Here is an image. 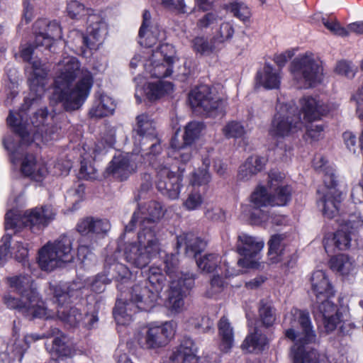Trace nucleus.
Wrapping results in <instances>:
<instances>
[{
    "instance_id": "0eeeda50",
    "label": "nucleus",
    "mask_w": 363,
    "mask_h": 363,
    "mask_svg": "<svg viewBox=\"0 0 363 363\" xmlns=\"http://www.w3.org/2000/svg\"><path fill=\"white\" fill-rule=\"evenodd\" d=\"M285 336L295 342L292 347L294 363H343L344 358L320 355L306 345L313 342L315 335L308 312L292 308L284 318Z\"/></svg>"
},
{
    "instance_id": "e2e57ef3",
    "label": "nucleus",
    "mask_w": 363,
    "mask_h": 363,
    "mask_svg": "<svg viewBox=\"0 0 363 363\" xmlns=\"http://www.w3.org/2000/svg\"><path fill=\"white\" fill-rule=\"evenodd\" d=\"M111 282V279L106 274H99L94 277L90 282V287L96 293H101L104 291L107 284Z\"/></svg>"
},
{
    "instance_id": "8fccbe9b",
    "label": "nucleus",
    "mask_w": 363,
    "mask_h": 363,
    "mask_svg": "<svg viewBox=\"0 0 363 363\" xmlns=\"http://www.w3.org/2000/svg\"><path fill=\"white\" fill-rule=\"evenodd\" d=\"M226 283L220 274H214L211 279L210 285L207 288L205 296L211 298H217L225 287Z\"/></svg>"
},
{
    "instance_id": "a18cd8bd",
    "label": "nucleus",
    "mask_w": 363,
    "mask_h": 363,
    "mask_svg": "<svg viewBox=\"0 0 363 363\" xmlns=\"http://www.w3.org/2000/svg\"><path fill=\"white\" fill-rule=\"evenodd\" d=\"M235 33V28L231 22L225 21L220 23L213 38L214 43L224 44L230 42Z\"/></svg>"
},
{
    "instance_id": "f704fd0d",
    "label": "nucleus",
    "mask_w": 363,
    "mask_h": 363,
    "mask_svg": "<svg viewBox=\"0 0 363 363\" xmlns=\"http://www.w3.org/2000/svg\"><path fill=\"white\" fill-rule=\"evenodd\" d=\"M115 108L116 104L112 98L101 94L94 101L89 114L91 118H103L113 114Z\"/></svg>"
},
{
    "instance_id": "f8f14e48",
    "label": "nucleus",
    "mask_w": 363,
    "mask_h": 363,
    "mask_svg": "<svg viewBox=\"0 0 363 363\" xmlns=\"http://www.w3.org/2000/svg\"><path fill=\"white\" fill-rule=\"evenodd\" d=\"M135 131L137 136L135 140V146L144 152L150 158V155L156 157L162 150L160 143L157 138L156 123L154 119L147 113H141L136 117Z\"/></svg>"
},
{
    "instance_id": "69168bd1",
    "label": "nucleus",
    "mask_w": 363,
    "mask_h": 363,
    "mask_svg": "<svg viewBox=\"0 0 363 363\" xmlns=\"http://www.w3.org/2000/svg\"><path fill=\"white\" fill-rule=\"evenodd\" d=\"M324 127L322 125H310L307 127V135L312 140L316 141L323 137Z\"/></svg>"
},
{
    "instance_id": "338daca9",
    "label": "nucleus",
    "mask_w": 363,
    "mask_h": 363,
    "mask_svg": "<svg viewBox=\"0 0 363 363\" xmlns=\"http://www.w3.org/2000/svg\"><path fill=\"white\" fill-rule=\"evenodd\" d=\"M294 52L289 50L276 54L274 56V61L278 66L277 69H279L281 71V68L284 67L286 63L294 56Z\"/></svg>"
},
{
    "instance_id": "a878e982",
    "label": "nucleus",
    "mask_w": 363,
    "mask_h": 363,
    "mask_svg": "<svg viewBox=\"0 0 363 363\" xmlns=\"http://www.w3.org/2000/svg\"><path fill=\"white\" fill-rule=\"evenodd\" d=\"M35 48L50 49L55 41L62 38V28L56 21L39 20L35 23Z\"/></svg>"
},
{
    "instance_id": "58836bf2",
    "label": "nucleus",
    "mask_w": 363,
    "mask_h": 363,
    "mask_svg": "<svg viewBox=\"0 0 363 363\" xmlns=\"http://www.w3.org/2000/svg\"><path fill=\"white\" fill-rule=\"evenodd\" d=\"M268 343L266 336L262 332L255 328L253 332H250L245 339L242 347L249 352H259L264 350Z\"/></svg>"
},
{
    "instance_id": "2f4dec72",
    "label": "nucleus",
    "mask_w": 363,
    "mask_h": 363,
    "mask_svg": "<svg viewBox=\"0 0 363 363\" xmlns=\"http://www.w3.org/2000/svg\"><path fill=\"white\" fill-rule=\"evenodd\" d=\"M281 71L269 63L257 72V82L266 89H277L281 82Z\"/></svg>"
},
{
    "instance_id": "a19ab883",
    "label": "nucleus",
    "mask_w": 363,
    "mask_h": 363,
    "mask_svg": "<svg viewBox=\"0 0 363 363\" xmlns=\"http://www.w3.org/2000/svg\"><path fill=\"white\" fill-rule=\"evenodd\" d=\"M330 266L333 271L341 275H347L354 269L355 263L348 255L340 254L330 259Z\"/></svg>"
},
{
    "instance_id": "c756f323",
    "label": "nucleus",
    "mask_w": 363,
    "mask_h": 363,
    "mask_svg": "<svg viewBox=\"0 0 363 363\" xmlns=\"http://www.w3.org/2000/svg\"><path fill=\"white\" fill-rule=\"evenodd\" d=\"M269 187L273 192V194L271 195L273 206H284L290 200L291 189L285 184L281 173L276 171L269 173Z\"/></svg>"
},
{
    "instance_id": "7ed1b4c3",
    "label": "nucleus",
    "mask_w": 363,
    "mask_h": 363,
    "mask_svg": "<svg viewBox=\"0 0 363 363\" xmlns=\"http://www.w3.org/2000/svg\"><path fill=\"white\" fill-rule=\"evenodd\" d=\"M94 84L91 72L81 67L77 57L63 55L55 67L53 99L67 110L79 108L87 99Z\"/></svg>"
},
{
    "instance_id": "ea45409f",
    "label": "nucleus",
    "mask_w": 363,
    "mask_h": 363,
    "mask_svg": "<svg viewBox=\"0 0 363 363\" xmlns=\"http://www.w3.org/2000/svg\"><path fill=\"white\" fill-rule=\"evenodd\" d=\"M210 153L208 152V154ZM202 164L203 167L195 169L189 177V183L191 188L201 186L208 184L211 179L208 172L210 160L208 155H202Z\"/></svg>"
},
{
    "instance_id": "39448f33",
    "label": "nucleus",
    "mask_w": 363,
    "mask_h": 363,
    "mask_svg": "<svg viewBox=\"0 0 363 363\" xmlns=\"http://www.w3.org/2000/svg\"><path fill=\"white\" fill-rule=\"evenodd\" d=\"M145 274V282L135 284L128 292V298L126 294H123L121 286L118 285L121 294L113 310L114 318L118 325H128L134 313L138 311H149L160 298V293L166 283L162 269L152 265Z\"/></svg>"
},
{
    "instance_id": "49530a36",
    "label": "nucleus",
    "mask_w": 363,
    "mask_h": 363,
    "mask_svg": "<svg viewBox=\"0 0 363 363\" xmlns=\"http://www.w3.org/2000/svg\"><path fill=\"white\" fill-rule=\"evenodd\" d=\"M250 221L255 225H261L264 228L270 226L271 213L262 208H252L247 214Z\"/></svg>"
},
{
    "instance_id": "20e7f679",
    "label": "nucleus",
    "mask_w": 363,
    "mask_h": 363,
    "mask_svg": "<svg viewBox=\"0 0 363 363\" xmlns=\"http://www.w3.org/2000/svg\"><path fill=\"white\" fill-rule=\"evenodd\" d=\"M162 216L161 204L154 201L140 206L134 213L130 223L125 227V230L130 231L132 226L138 222L140 223L141 229L138 235V245L130 243L125 249V258L131 265L143 268L160 252V243L155 223Z\"/></svg>"
},
{
    "instance_id": "5701e85b",
    "label": "nucleus",
    "mask_w": 363,
    "mask_h": 363,
    "mask_svg": "<svg viewBox=\"0 0 363 363\" xmlns=\"http://www.w3.org/2000/svg\"><path fill=\"white\" fill-rule=\"evenodd\" d=\"M151 164L157 172V187L164 196L171 199H176L180 193L181 179L170 170L167 166L161 160H156L153 158Z\"/></svg>"
},
{
    "instance_id": "13d9d810",
    "label": "nucleus",
    "mask_w": 363,
    "mask_h": 363,
    "mask_svg": "<svg viewBox=\"0 0 363 363\" xmlns=\"http://www.w3.org/2000/svg\"><path fill=\"white\" fill-rule=\"evenodd\" d=\"M259 313L263 324L266 326L272 325L275 320L273 308L264 301L260 303Z\"/></svg>"
},
{
    "instance_id": "de8ad7c7",
    "label": "nucleus",
    "mask_w": 363,
    "mask_h": 363,
    "mask_svg": "<svg viewBox=\"0 0 363 363\" xmlns=\"http://www.w3.org/2000/svg\"><path fill=\"white\" fill-rule=\"evenodd\" d=\"M220 20V18L218 13L215 12L206 13L198 18L195 29L200 32L213 29Z\"/></svg>"
},
{
    "instance_id": "6e6552de",
    "label": "nucleus",
    "mask_w": 363,
    "mask_h": 363,
    "mask_svg": "<svg viewBox=\"0 0 363 363\" xmlns=\"http://www.w3.org/2000/svg\"><path fill=\"white\" fill-rule=\"evenodd\" d=\"M179 258L177 255H167L164 260L166 274L169 277L168 302L172 311L180 312L184 305V298L194 285V276L191 273L179 269Z\"/></svg>"
},
{
    "instance_id": "052dcab7",
    "label": "nucleus",
    "mask_w": 363,
    "mask_h": 363,
    "mask_svg": "<svg viewBox=\"0 0 363 363\" xmlns=\"http://www.w3.org/2000/svg\"><path fill=\"white\" fill-rule=\"evenodd\" d=\"M313 166L316 170L325 172L324 178L328 174H333V178L336 179L333 168L328 164V160L322 155H317L313 160Z\"/></svg>"
},
{
    "instance_id": "bb28decb",
    "label": "nucleus",
    "mask_w": 363,
    "mask_h": 363,
    "mask_svg": "<svg viewBox=\"0 0 363 363\" xmlns=\"http://www.w3.org/2000/svg\"><path fill=\"white\" fill-rule=\"evenodd\" d=\"M1 244L0 245V265H4L8 260L10 255H13L14 257L18 262H23V265L25 268H28L31 273L32 264L28 261V250L27 245L23 244L20 240H16L13 243L12 251H10V247L11 243V237L6 234L4 235L1 240Z\"/></svg>"
},
{
    "instance_id": "4be33fe9",
    "label": "nucleus",
    "mask_w": 363,
    "mask_h": 363,
    "mask_svg": "<svg viewBox=\"0 0 363 363\" xmlns=\"http://www.w3.org/2000/svg\"><path fill=\"white\" fill-rule=\"evenodd\" d=\"M86 35L78 30H73L71 35L77 36V43H80L81 51L84 48H94L96 43H101L106 33L107 26L104 21L97 14L92 13L87 18Z\"/></svg>"
},
{
    "instance_id": "7c9ffc66",
    "label": "nucleus",
    "mask_w": 363,
    "mask_h": 363,
    "mask_svg": "<svg viewBox=\"0 0 363 363\" xmlns=\"http://www.w3.org/2000/svg\"><path fill=\"white\" fill-rule=\"evenodd\" d=\"M111 228L109 222L106 219L86 217L79 220L77 230L82 235L91 238H103Z\"/></svg>"
},
{
    "instance_id": "5fc2aeb1",
    "label": "nucleus",
    "mask_w": 363,
    "mask_h": 363,
    "mask_svg": "<svg viewBox=\"0 0 363 363\" xmlns=\"http://www.w3.org/2000/svg\"><path fill=\"white\" fill-rule=\"evenodd\" d=\"M203 202V198L201 193L196 188H192L183 202V207L187 211H196L201 206Z\"/></svg>"
},
{
    "instance_id": "a211bd4d",
    "label": "nucleus",
    "mask_w": 363,
    "mask_h": 363,
    "mask_svg": "<svg viewBox=\"0 0 363 363\" xmlns=\"http://www.w3.org/2000/svg\"><path fill=\"white\" fill-rule=\"evenodd\" d=\"M333 298L315 300L314 313L317 318L321 319L325 330L328 332L334 330L339 324L340 330L344 334H347L354 328V325L345 318L337 306L332 301Z\"/></svg>"
},
{
    "instance_id": "ddd939ff",
    "label": "nucleus",
    "mask_w": 363,
    "mask_h": 363,
    "mask_svg": "<svg viewBox=\"0 0 363 363\" xmlns=\"http://www.w3.org/2000/svg\"><path fill=\"white\" fill-rule=\"evenodd\" d=\"M174 46L163 43L155 50L147 51L143 66L146 72L156 78L169 76L172 72L173 65L178 60Z\"/></svg>"
},
{
    "instance_id": "774afa93",
    "label": "nucleus",
    "mask_w": 363,
    "mask_h": 363,
    "mask_svg": "<svg viewBox=\"0 0 363 363\" xmlns=\"http://www.w3.org/2000/svg\"><path fill=\"white\" fill-rule=\"evenodd\" d=\"M150 20V12L145 11L143 13V22L139 30V36L140 38V43L142 44H147V39L146 38V28L149 27Z\"/></svg>"
},
{
    "instance_id": "6ab92c4d",
    "label": "nucleus",
    "mask_w": 363,
    "mask_h": 363,
    "mask_svg": "<svg viewBox=\"0 0 363 363\" xmlns=\"http://www.w3.org/2000/svg\"><path fill=\"white\" fill-rule=\"evenodd\" d=\"M317 206L323 215L332 218L338 215L342 201V194L337 189V180L333 174H328L323 180V185L317 191Z\"/></svg>"
},
{
    "instance_id": "2eb2a0df",
    "label": "nucleus",
    "mask_w": 363,
    "mask_h": 363,
    "mask_svg": "<svg viewBox=\"0 0 363 363\" xmlns=\"http://www.w3.org/2000/svg\"><path fill=\"white\" fill-rule=\"evenodd\" d=\"M264 241L259 238L241 233L238 238L237 252L242 257L237 262L238 267L242 268L263 269L262 251Z\"/></svg>"
},
{
    "instance_id": "b1692460",
    "label": "nucleus",
    "mask_w": 363,
    "mask_h": 363,
    "mask_svg": "<svg viewBox=\"0 0 363 363\" xmlns=\"http://www.w3.org/2000/svg\"><path fill=\"white\" fill-rule=\"evenodd\" d=\"M191 106L193 108H201L207 113L213 111H222L225 102L214 88L201 86L191 91L189 96Z\"/></svg>"
},
{
    "instance_id": "f3484780",
    "label": "nucleus",
    "mask_w": 363,
    "mask_h": 363,
    "mask_svg": "<svg viewBox=\"0 0 363 363\" xmlns=\"http://www.w3.org/2000/svg\"><path fill=\"white\" fill-rule=\"evenodd\" d=\"M203 129L202 123L193 121L185 127L182 141L176 132L170 141L168 157L182 163L189 162L192 157V143L198 139Z\"/></svg>"
},
{
    "instance_id": "79ce46f5",
    "label": "nucleus",
    "mask_w": 363,
    "mask_h": 363,
    "mask_svg": "<svg viewBox=\"0 0 363 363\" xmlns=\"http://www.w3.org/2000/svg\"><path fill=\"white\" fill-rule=\"evenodd\" d=\"M250 201L252 208H265L272 206V196L263 186H258L252 193Z\"/></svg>"
},
{
    "instance_id": "c03bdc74",
    "label": "nucleus",
    "mask_w": 363,
    "mask_h": 363,
    "mask_svg": "<svg viewBox=\"0 0 363 363\" xmlns=\"http://www.w3.org/2000/svg\"><path fill=\"white\" fill-rule=\"evenodd\" d=\"M196 263L200 269L208 273L221 270V257L218 254H207L198 259Z\"/></svg>"
},
{
    "instance_id": "4c0bfd02",
    "label": "nucleus",
    "mask_w": 363,
    "mask_h": 363,
    "mask_svg": "<svg viewBox=\"0 0 363 363\" xmlns=\"http://www.w3.org/2000/svg\"><path fill=\"white\" fill-rule=\"evenodd\" d=\"M177 245L179 247L185 246L187 254L196 256L202 251L206 242L194 233H184L177 237Z\"/></svg>"
},
{
    "instance_id": "423d86ee",
    "label": "nucleus",
    "mask_w": 363,
    "mask_h": 363,
    "mask_svg": "<svg viewBox=\"0 0 363 363\" xmlns=\"http://www.w3.org/2000/svg\"><path fill=\"white\" fill-rule=\"evenodd\" d=\"M299 104L300 111H298L294 101H286L284 99H278L277 112L269 130V135L277 140L292 136L302 130L304 126L301 113L306 122H312L330 111L328 105H325L317 97L303 96Z\"/></svg>"
},
{
    "instance_id": "4468645a",
    "label": "nucleus",
    "mask_w": 363,
    "mask_h": 363,
    "mask_svg": "<svg viewBox=\"0 0 363 363\" xmlns=\"http://www.w3.org/2000/svg\"><path fill=\"white\" fill-rule=\"evenodd\" d=\"M363 225V220L359 213L350 215L349 218L335 233H328L323 240L327 253H332L336 249L344 250L351 245L352 240L356 237L357 231Z\"/></svg>"
},
{
    "instance_id": "cd10ccee",
    "label": "nucleus",
    "mask_w": 363,
    "mask_h": 363,
    "mask_svg": "<svg viewBox=\"0 0 363 363\" xmlns=\"http://www.w3.org/2000/svg\"><path fill=\"white\" fill-rule=\"evenodd\" d=\"M198 347L189 337H184L163 363H199Z\"/></svg>"
},
{
    "instance_id": "864d4df0",
    "label": "nucleus",
    "mask_w": 363,
    "mask_h": 363,
    "mask_svg": "<svg viewBox=\"0 0 363 363\" xmlns=\"http://www.w3.org/2000/svg\"><path fill=\"white\" fill-rule=\"evenodd\" d=\"M247 132L246 128L241 123L237 121H230L223 128V133L228 138H242Z\"/></svg>"
},
{
    "instance_id": "473e14b6",
    "label": "nucleus",
    "mask_w": 363,
    "mask_h": 363,
    "mask_svg": "<svg viewBox=\"0 0 363 363\" xmlns=\"http://www.w3.org/2000/svg\"><path fill=\"white\" fill-rule=\"evenodd\" d=\"M52 336H55L52 344L50 346L45 344L50 353L60 357H71L74 355V351L67 345L66 337L57 328L51 329L50 337Z\"/></svg>"
},
{
    "instance_id": "72a5a7b5",
    "label": "nucleus",
    "mask_w": 363,
    "mask_h": 363,
    "mask_svg": "<svg viewBox=\"0 0 363 363\" xmlns=\"http://www.w3.org/2000/svg\"><path fill=\"white\" fill-rule=\"evenodd\" d=\"M267 159L265 157L252 155L240 167L239 177L247 180L263 169Z\"/></svg>"
},
{
    "instance_id": "1a4fd4ad",
    "label": "nucleus",
    "mask_w": 363,
    "mask_h": 363,
    "mask_svg": "<svg viewBox=\"0 0 363 363\" xmlns=\"http://www.w3.org/2000/svg\"><path fill=\"white\" fill-rule=\"evenodd\" d=\"M55 213L50 206L31 208L20 213L18 209L8 210L5 215V228L18 230L22 227L28 228L38 233L55 218Z\"/></svg>"
},
{
    "instance_id": "9b49d317",
    "label": "nucleus",
    "mask_w": 363,
    "mask_h": 363,
    "mask_svg": "<svg viewBox=\"0 0 363 363\" xmlns=\"http://www.w3.org/2000/svg\"><path fill=\"white\" fill-rule=\"evenodd\" d=\"M290 69L299 88L314 86L323 80V62L313 53H306L296 57L291 62Z\"/></svg>"
},
{
    "instance_id": "0e129e2a",
    "label": "nucleus",
    "mask_w": 363,
    "mask_h": 363,
    "mask_svg": "<svg viewBox=\"0 0 363 363\" xmlns=\"http://www.w3.org/2000/svg\"><path fill=\"white\" fill-rule=\"evenodd\" d=\"M342 138L347 149L350 152L355 153L357 150L356 135L350 131H346L342 134Z\"/></svg>"
},
{
    "instance_id": "3c124183",
    "label": "nucleus",
    "mask_w": 363,
    "mask_h": 363,
    "mask_svg": "<svg viewBox=\"0 0 363 363\" xmlns=\"http://www.w3.org/2000/svg\"><path fill=\"white\" fill-rule=\"evenodd\" d=\"M226 283L220 274H214L211 279L210 285L207 288L205 296L211 298H217L225 287Z\"/></svg>"
},
{
    "instance_id": "37998d69",
    "label": "nucleus",
    "mask_w": 363,
    "mask_h": 363,
    "mask_svg": "<svg viewBox=\"0 0 363 363\" xmlns=\"http://www.w3.org/2000/svg\"><path fill=\"white\" fill-rule=\"evenodd\" d=\"M66 13L70 18L79 21L89 17L93 11L77 0H69L67 4Z\"/></svg>"
},
{
    "instance_id": "680f3d73",
    "label": "nucleus",
    "mask_w": 363,
    "mask_h": 363,
    "mask_svg": "<svg viewBox=\"0 0 363 363\" xmlns=\"http://www.w3.org/2000/svg\"><path fill=\"white\" fill-rule=\"evenodd\" d=\"M335 72L347 78H352L356 72V68L350 62L345 60L339 61L335 68Z\"/></svg>"
},
{
    "instance_id": "aec40b11",
    "label": "nucleus",
    "mask_w": 363,
    "mask_h": 363,
    "mask_svg": "<svg viewBox=\"0 0 363 363\" xmlns=\"http://www.w3.org/2000/svg\"><path fill=\"white\" fill-rule=\"evenodd\" d=\"M139 150L140 149L135 147L134 152L115 156L107 168L108 173L123 181L135 172L143 162H149L151 164L155 157L150 155V159L148 160L145 152Z\"/></svg>"
},
{
    "instance_id": "c9c22d12",
    "label": "nucleus",
    "mask_w": 363,
    "mask_h": 363,
    "mask_svg": "<svg viewBox=\"0 0 363 363\" xmlns=\"http://www.w3.org/2000/svg\"><path fill=\"white\" fill-rule=\"evenodd\" d=\"M285 236L284 235H274L268 242V259L270 264L283 262L287 257L284 252Z\"/></svg>"
},
{
    "instance_id": "09e8293b",
    "label": "nucleus",
    "mask_w": 363,
    "mask_h": 363,
    "mask_svg": "<svg viewBox=\"0 0 363 363\" xmlns=\"http://www.w3.org/2000/svg\"><path fill=\"white\" fill-rule=\"evenodd\" d=\"M116 130L114 128H108L106 132L103 133L101 141L96 145L94 150V157L100 153H103L106 148H110L113 146L116 142L115 139Z\"/></svg>"
},
{
    "instance_id": "c85d7f7f",
    "label": "nucleus",
    "mask_w": 363,
    "mask_h": 363,
    "mask_svg": "<svg viewBox=\"0 0 363 363\" xmlns=\"http://www.w3.org/2000/svg\"><path fill=\"white\" fill-rule=\"evenodd\" d=\"M310 289L317 300L334 298L335 291L327 273L320 269L313 271L310 277Z\"/></svg>"
},
{
    "instance_id": "4d7b16f0",
    "label": "nucleus",
    "mask_w": 363,
    "mask_h": 363,
    "mask_svg": "<svg viewBox=\"0 0 363 363\" xmlns=\"http://www.w3.org/2000/svg\"><path fill=\"white\" fill-rule=\"evenodd\" d=\"M324 26L333 34L340 36H346L349 32L342 27L339 21L334 17H328L323 19Z\"/></svg>"
},
{
    "instance_id": "bf43d9fd",
    "label": "nucleus",
    "mask_w": 363,
    "mask_h": 363,
    "mask_svg": "<svg viewBox=\"0 0 363 363\" xmlns=\"http://www.w3.org/2000/svg\"><path fill=\"white\" fill-rule=\"evenodd\" d=\"M208 152H210L208 153V159L210 162L211 160H213L214 162V170L219 175H223L226 172L227 164L218 157L217 153L213 149L206 150L205 152L202 154V155H208Z\"/></svg>"
},
{
    "instance_id": "f257e3e1",
    "label": "nucleus",
    "mask_w": 363,
    "mask_h": 363,
    "mask_svg": "<svg viewBox=\"0 0 363 363\" xmlns=\"http://www.w3.org/2000/svg\"><path fill=\"white\" fill-rule=\"evenodd\" d=\"M34 46L27 43L21 47L20 56L23 61L28 62L30 67H26L29 73L28 82L30 84V96L26 99V104L18 113L10 111L7 118V123L12 128L15 133L6 136L4 139V145L10 154V159L16 168H19L21 172L26 177H30L36 182H42L49 174L62 175L67 174L70 165L67 164L62 166L57 164L55 169L51 171L47 167L46 162L43 160H36L33 155H26V147L35 143L40 145V142L48 143L58 137V128L56 126H45L43 123L48 116L46 108H41L35 113L31 119L34 128L40 130L41 133L31 130L28 123L27 111L29 106L42 96L45 90L47 69L38 60L33 59Z\"/></svg>"
},
{
    "instance_id": "9d476101",
    "label": "nucleus",
    "mask_w": 363,
    "mask_h": 363,
    "mask_svg": "<svg viewBox=\"0 0 363 363\" xmlns=\"http://www.w3.org/2000/svg\"><path fill=\"white\" fill-rule=\"evenodd\" d=\"M72 241L67 235H62L48 242L38 251V263L42 270L52 272L72 261Z\"/></svg>"
},
{
    "instance_id": "393cba45",
    "label": "nucleus",
    "mask_w": 363,
    "mask_h": 363,
    "mask_svg": "<svg viewBox=\"0 0 363 363\" xmlns=\"http://www.w3.org/2000/svg\"><path fill=\"white\" fill-rule=\"evenodd\" d=\"M136 84L135 97L141 101L140 95L144 94L150 101H155L165 95H169L174 91V85L167 81L158 79L148 82L143 86L144 78L138 76L134 79Z\"/></svg>"
},
{
    "instance_id": "e433bc0d",
    "label": "nucleus",
    "mask_w": 363,
    "mask_h": 363,
    "mask_svg": "<svg viewBox=\"0 0 363 363\" xmlns=\"http://www.w3.org/2000/svg\"><path fill=\"white\" fill-rule=\"evenodd\" d=\"M218 335L220 337L219 348L223 352H228L233 346L234 332L229 320L223 316L218 324Z\"/></svg>"
},
{
    "instance_id": "412c9836",
    "label": "nucleus",
    "mask_w": 363,
    "mask_h": 363,
    "mask_svg": "<svg viewBox=\"0 0 363 363\" xmlns=\"http://www.w3.org/2000/svg\"><path fill=\"white\" fill-rule=\"evenodd\" d=\"M19 323L14 322L13 328L12 338L9 343L0 342V363H8L11 359L18 358L21 360L26 350L28 348L31 342L38 340L50 337V332L48 334L41 335L38 334H30L25 336L24 339H19Z\"/></svg>"
},
{
    "instance_id": "6e6d98bb",
    "label": "nucleus",
    "mask_w": 363,
    "mask_h": 363,
    "mask_svg": "<svg viewBox=\"0 0 363 363\" xmlns=\"http://www.w3.org/2000/svg\"><path fill=\"white\" fill-rule=\"evenodd\" d=\"M228 9L239 20L246 22L251 16V11L248 6L243 3L233 2L228 6Z\"/></svg>"
},
{
    "instance_id": "dca6fc26",
    "label": "nucleus",
    "mask_w": 363,
    "mask_h": 363,
    "mask_svg": "<svg viewBox=\"0 0 363 363\" xmlns=\"http://www.w3.org/2000/svg\"><path fill=\"white\" fill-rule=\"evenodd\" d=\"M177 325L173 321H166L160 325L151 323L144 328L137 335V341L144 349H158L165 347L174 337Z\"/></svg>"
},
{
    "instance_id": "f03ea898",
    "label": "nucleus",
    "mask_w": 363,
    "mask_h": 363,
    "mask_svg": "<svg viewBox=\"0 0 363 363\" xmlns=\"http://www.w3.org/2000/svg\"><path fill=\"white\" fill-rule=\"evenodd\" d=\"M7 283L21 298H17L10 294H6L4 296V304L11 309L17 310L29 319H50L57 316L71 326H76L83 320L82 314L77 308L65 305L68 299L80 296V284L73 282L50 285V291L57 302V311L54 312L48 309L39 297L30 276L21 274L10 277L7 278Z\"/></svg>"
},
{
    "instance_id": "603ef678",
    "label": "nucleus",
    "mask_w": 363,
    "mask_h": 363,
    "mask_svg": "<svg viewBox=\"0 0 363 363\" xmlns=\"http://www.w3.org/2000/svg\"><path fill=\"white\" fill-rule=\"evenodd\" d=\"M214 42H209L203 37H196L192 41V47L194 51L204 55H209L216 50Z\"/></svg>"
}]
</instances>
